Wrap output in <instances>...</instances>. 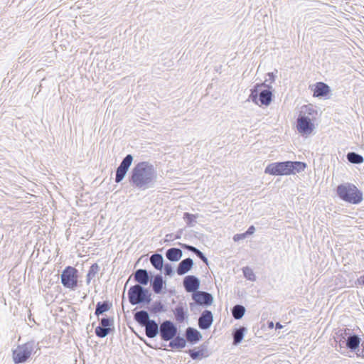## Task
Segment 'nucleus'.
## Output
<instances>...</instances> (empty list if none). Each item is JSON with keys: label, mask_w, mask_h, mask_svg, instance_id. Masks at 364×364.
<instances>
[{"label": "nucleus", "mask_w": 364, "mask_h": 364, "mask_svg": "<svg viewBox=\"0 0 364 364\" xmlns=\"http://www.w3.org/2000/svg\"><path fill=\"white\" fill-rule=\"evenodd\" d=\"M306 164L301 161L275 162L269 164L264 172L273 176L291 175L303 171Z\"/></svg>", "instance_id": "obj_2"}, {"label": "nucleus", "mask_w": 364, "mask_h": 364, "mask_svg": "<svg viewBox=\"0 0 364 364\" xmlns=\"http://www.w3.org/2000/svg\"><path fill=\"white\" fill-rule=\"evenodd\" d=\"M186 248L194 253H196L198 251V249L192 246H186Z\"/></svg>", "instance_id": "obj_42"}, {"label": "nucleus", "mask_w": 364, "mask_h": 364, "mask_svg": "<svg viewBox=\"0 0 364 364\" xmlns=\"http://www.w3.org/2000/svg\"><path fill=\"white\" fill-rule=\"evenodd\" d=\"M134 318L139 323H140L142 326H144L145 324L151 321L149 319V317L148 313L145 311H140L136 312L134 314Z\"/></svg>", "instance_id": "obj_20"}, {"label": "nucleus", "mask_w": 364, "mask_h": 364, "mask_svg": "<svg viewBox=\"0 0 364 364\" xmlns=\"http://www.w3.org/2000/svg\"><path fill=\"white\" fill-rule=\"evenodd\" d=\"M174 315L177 321L182 322L185 318V313L183 307L176 308Z\"/></svg>", "instance_id": "obj_28"}, {"label": "nucleus", "mask_w": 364, "mask_h": 364, "mask_svg": "<svg viewBox=\"0 0 364 364\" xmlns=\"http://www.w3.org/2000/svg\"><path fill=\"white\" fill-rule=\"evenodd\" d=\"M243 272H244L245 277H248L250 279H253V278H252V276L254 277V274L250 268H248V267L245 268L243 270Z\"/></svg>", "instance_id": "obj_35"}, {"label": "nucleus", "mask_w": 364, "mask_h": 364, "mask_svg": "<svg viewBox=\"0 0 364 364\" xmlns=\"http://www.w3.org/2000/svg\"><path fill=\"white\" fill-rule=\"evenodd\" d=\"M255 227L253 225L250 226L248 230L245 232L246 235H252L255 232Z\"/></svg>", "instance_id": "obj_39"}, {"label": "nucleus", "mask_w": 364, "mask_h": 364, "mask_svg": "<svg viewBox=\"0 0 364 364\" xmlns=\"http://www.w3.org/2000/svg\"><path fill=\"white\" fill-rule=\"evenodd\" d=\"M109 308H110V306L107 302H104V303L98 302L97 304L96 310H95V315L99 316V315L103 314L104 312L108 311L109 309Z\"/></svg>", "instance_id": "obj_26"}, {"label": "nucleus", "mask_w": 364, "mask_h": 364, "mask_svg": "<svg viewBox=\"0 0 364 364\" xmlns=\"http://www.w3.org/2000/svg\"><path fill=\"white\" fill-rule=\"evenodd\" d=\"M313 96L315 97H321L327 96L330 92L328 85L322 82H318L311 87Z\"/></svg>", "instance_id": "obj_11"}, {"label": "nucleus", "mask_w": 364, "mask_h": 364, "mask_svg": "<svg viewBox=\"0 0 364 364\" xmlns=\"http://www.w3.org/2000/svg\"><path fill=\"white\" fill-rule=\"evenodd\" d=\"M185 346H186V341L183 338H179V337H177L176 338H175L173 341H172L170 343V346L176 347L178 348H182L185 347Z\"/></svg>", "instance_id": "obj_27"}, {"label": "nucleus", "mask_w": 364, "mask_h": 364, "mask_svg": "<svg viewBox=\"0 0 364 364\" xmlns=\"http://www.w3.org/2000/svg\"><path fill=\"white\" fill-rule=\"evenodd\" d=\"M199 281L194 276H187L183 280V285L188 292L195 291L199 287Z\"/></svg>", "instance_id": "obj_14"}, {"label": "nucleus", "mask_w": 364, "mask_h": 364, "mask_svg": "<svg viewBox=\"0 0 364 364\" xmlns=\"http://www.w3.org/2000/svg\"><path fill=\"white\" fill-rule=\"evenodd\" d=\"M60 278L61 282L65 287L74 289L77 286V269L73 267L68 266L63 271Z\"/></svg>", "instance_id": "obj_4"}, {"label": "nucleus", "mask_w": 364, "mask_h": 364, "mask_svg": "<svg viewBox=\"0 0 364 364\" xmlns=\"http://www.w3.org/2000/svg\"><path fill=\"white\" fill-rule=\"evenodd\" d=\"M264 87V84L257 85L252 90L250 97L256 103H257V100L259 97L260 105L267 106L272 101V94L268 89L262 90Z\"/></svg>", "instance_id": "obj_5"}, {"label": "nucleus", "mask_w": 364, "mask_h": 364, "mask_svg": "<svg viewBox=\"0 0 364 364\" xmlns=\"http://www.w3.org/2000/svg\"><path fill=\"white\" fill-rule=\"evenodd\" d=\"M99 269V267L97 264H93L90 268V270L88 272V274H87V280L89 281L90 279V278L92 277H94L96 274V273L97 272Z\"/></svg>", "instance_id": "obj_32"}, {"label": "nucleus", "mask_w": 364, "mask_h": 364, "mask_svg": "<svg viewBox=\"0 0 364 364\" xmlns=\"http://www.w3.org/2000/svg\"><path fill=\"white\" fill-rule=\"evenodd\" d=\"M347 159L350 163L353 164H360L363 161V156L354 152L348 153L347 155Z\"/></svg>", "instance_id": "obj_23"}, {"label": "nucleus", "mask_w": 364, "mask_h": 364, "mask_svg": "<svg viewBox=\"0 0 364 364\" xmlns=\"http://www.w3.org/2000/svg\"><path fill=\"white\" fill-rule=\"evenodd\" d=\"M357 282L358 283V284L364 286V275L360 276V277L357 279Z\"/></svg>", "instance_id": "obj_41"}, {"label": "nucleus", "mask_w": 364, "mask_h": 364, "mask_svg": "<svg viewBox=\"0 0 364 364\" xmlns=\"http://www.w3.org/2000/svg\"><path fill=\"white\" fill-rule=\"evenodd\" d=\"M150 261L151 264L157 269H161L163 267V257L161 255L155 254L153 255Z\"/></svg>", "instance_id": "obj_21"}, {"label": "nucleus", "mask_w": 364, "mask_h": 364, "mask_svg": "<svg viewBox=\"0 0 364 364\" xmlns=\"http://www.w3.org/2000/svg\"><path fill=\"white\" fill-rule=\"evenodd\" d=\"M276 328H282V325L280 324L279 323H277Z\"/></svg>", "instance_id": "obj_43"}, {"label": "nucleus", "mask_w": 364, "mask_h": 364, "mask_svg": "<svg viewBox=\"0 0 364 364\" xmlns=\"http://www.w3.org/2000/svg\"><path fill=\"white\" fill-rule=\"evenodd\" d=\"M146 293L147 291L144 290L140 285L136 284L132 287L128 291L129 302L135 305L145 301H149V299Z\"/></svg>", "instance_id": "obj_7"}, {"label": "nucleus", "mask_w": 364, "mask_h": 364, "mask_svg": "<svg viewBox=\"0 0 364 364\" xmlns=\"http://www.w3.org/2000/svg\"><path fill=\"white\" fill-rule=\"evenodd\" d=\"M360 340L357 336H351L347 340V346L351 350L356 349L360 345Z\"/></svg>", "instance_id": "obj_22"}, {"label": "nucleus", "mask_w": 364, "mask_h": 364, "mask_svg": "<svg viewBox=\"0 0 364 364\" xmlns=\"http://www.w3.org/2000/svg\"><path fill=\"white\" fill-rule=\"evenodd\" d=\"M303 109H304V112L309 115H314L316 114V111L311 105H305Z\"/></svg>", "instance_id": "obj_33"}, {"label": "nucleus", "mask_w": 364, "mask_h": 364, "mask_svg": "<svg viewBox=\"0 0 364 364\" xmlns=\"http://www.w3.org/2000/svg\"><path fill=\"white\" fill-rule=\"evenodd\" d=\"M163 287V279L161 277L156 276L153 282V289L156 293H160Z\"/></svg>", "instance_id": "obj_25"}, {"label": "nucleus", "mask_w": 364, "mask_h": 364, "mask_svg": "<svg viewBox=\"0 0 364 364\" xmlns=\"http://www.w3.org/2000/svg\"><path fill=\"white\" fill-rule=\"evenodd\" d=\"M133 161V157L131 154H128L122 161L116 171L115 182L119 183L124 178L127 171L129 170L132 163Z\"/></svg>", "instance_id": "obj_10"}, {"label": "nucleus", "mask_w": 364, "mask_h": 364, "mask_svg": "<svg viewBox=\"0 0 364 364\" xmlns=\"http://www.w3.org/2000/svg\"><path fill=\"white\" fill-rule=\"evenodd\" d=\"M186 339L191 343H195L199 341L202 336L198 331L193 328H188L186 331Z\"/></svg>", "instance_id": "obj_15"}, {"label": "nucleus", "mask_w": 364, "mask_h": 364, "mask_svg": "<svg viewBox=\"0 0 364 364\" xmlns=\"http://www.w3.org/2000/svg\"><path fill=\"white\" fill-rule=\"evenodd\" d=\"M246 237H247V235H246L245 233L236 234L235 235H234L233 240H234L235 242H238V241H240L241 240L245 239Z\"/></svg>", "instance_id": "obj_36"}, {"label": "nucleus", "mask_w": 364, "mask_h": 364, "mask_svg": "<svg viewBox=\"0 0 364 364\" xmlns=\"http://www.w3.org/2000/svg\"><path fill=\"white\" fill-rule=\"evenodd\" d=\"M109 332V328L98 326L95 328V333L99 337H105Z\"/></svg>", "instance_id": "obj_29"}, {"label": "nucleus", "mask_w": 364, "mask_h": 364, "mask_svg": "<svg viewBox=\"0 0 364 364\" xmlns=\"http://www.w3.org/2000/svg\"><path fill=\"white\" fill-rule=\"evenodd\" d=\"M189 355L193 359L201 358L204 355V350L203 349H201L200 350H190Z\"/></svg>", "instance_id": "obj_31"}, {"label": "nucleus", "mask_w": 364, "mask_h": 364, "mask_svg": "<svg viewBox=\"0 0 364 364\" xmlns=\"http://www.w3.org/2000/svg\"><path fill=\"white\" fill-rule=\"evenodd\" d=\"M245 308L240 305H236L232 309V316L235 319L241 318L245 314Z\"/></svg>", "instance_id": "obj_24"}, {"label": "nucleus", "mask_w": 364, "mask_h": 364, "mask_svg": "<svg viewBox=\"0 0 364 364\" xmlns=\"http://www.w3.org/2000/svg\"><path fill=\"white\" fill-rule=\"evenodd\" d=\"M177 333V328L169 321L163 322L160 326V334L164 341L172 339Z\"/></svg>", "instance_id": "obj_9"}, {"label": "nucleus", "mask_w": 364, "mask_h": 364, "mask_svg": "<svg viewBox=\"0 0 364 364\" xmlns=\"http://www.w3.org/2000/svg\"><path fill=\"white\" fill-rule=\"evenodd\" d=\"M32 346L28 343L19 345L13 350L12 357L15 363L26 362L32 354Z\"/></svg>", "instance_id": "obj_6"}, {"label": "nucleus", "mask_w": 364, "mask_h": 364, "mask_svg": "<svg viewBox=\"0 0 364 364\" xmlns=\"http://www.w3.org/2000/svg\"><path fill=\"white\" fill-rule=\"evenodd\" d=\"M111 324V321L109 318H102L101 320V327H103V328H109V326Z\"/></svg>", "instance_id": "obj_34"}, {"label": "nucleus", "mask_w": 364, "mask_h": 364, "mask_svg": "<svg viewBox=\"0 0 364 364\" xmlns=\"http://www.w3.org/2000/svg\"><path fill=\"white\" fill-rule=\"evenodd\" d=\"M166 256L170 261H178L182 257V251L178 248H171L167 250Z\"/></svg>", "instance_id": "obj_19"}, {"label": "nucleus", "mask_w": 364, "mask_h": 364, "mask_svg": "<svg viewBox=\"0 0 364 364\" xmlns=\"http://www.w3.org/2000/svg\"><path fill=\"white\" fill-rule=\"evenodd\" d=\"M245 331V328H240L237 330L234 334V343H240L243 338V333Z\"/></svg>", "instance_id": "obj_30"}, {"label": "nucleus", "mask_w": 364, "mask_h": 364, "mask_svg": "<svg viewBox=\"0 0 364 364\" xmlns=\"http://www.w3.org/2000/svg\"><path fill=\"white\" fill-rule=\"evenodd\" d=\"M193 266V260L191 258H187L181 261L177 268V273L179 275H183L188 272Z\"/></svg>", "instance_id": "obj_16"}, {"label": "nucleus", "mask_w": 364, "mask_h": 364, "mask_svg": "<svg viewBox=\"0 0 364 364\" xmlns=\"http://www.w3.org/2000/svg\"><path fill=\"white\" fill-rule=\"evenodd\" d=\"M184 218L185 219H187L189 221H191L193 220L194 218H196V216L194 215H192V214H190V213H186L184 214Z\"/></svg>", "instance_id": "obj_37"}, {"label": "nucleus", "mask_w": 364, "mask_h": 364, "mask_svg": "<svg viewBox=\"0 0 364 364\" xmlns=\"http://www.w3.org/2000/svg\"><path fill=\"white\" fill-rule=\"evenodd\" d=\"M213 321V314L211 311L205 310L198 319V326L201 329L208 328Z\"/></svg>", "instance_id": "obj_13"}, {"label": "nucleus", "mask_w": 364, "mask_h": 364, "mask_svg": "<svg viewBox=\"0 0 364 364\" xmlns=\"http://www.w3.org/2000/svg\"><path fill=\"white\" fill-rule=\"evenodd\" d=\"M146 327V335L149 338H154L156 336L159 330L158 325L155 321H151L144 325Z\"/></svg>", "instance_id": "obj_17"}, {"label": "nucleus", "mask_w": 364, "mask_h": 364, "mask_svg": "<svg viewBox=\"0 0 364 364\" xmlns=\"http://www.w3.org/2000/svg\"><path fill=\"white\" fill-rule=\"evenodd\" d=\"M296 129L301 135L311 134L314 129V124L306 117L300 115L297 119Z\"/></svg>", "instance_id": "obj_8"}, {"label": "nucleus", "mask_w": 364, "mask_h": 364, "mask_svg": "<svg viewBox=\"0 0 364 364\" xmlns=\"http://www.w3.org/2000/svg\"><path fill=\"white\" fill-rule=\"evenodd\" d=\"M203 262H207V258L203 255V254L200 251L198 250L196 253Z\"/></svg>", "instance_id": "obj_38"}, {"label": "nucleus", "mask_w": 364, "mask_h": 364, "mask_svg": "<svg viewBox=\"0 0 364 364\" xmlns=\"http://www.w3.org/2000/svg\"><path fill=\"white\" fill-rule=\"evenodd\" d=\"M155 170L152 164L146 161L139 162L132 170L129 182L138 188L146 189L152 182Z\"/></svg>", "instance_id": "obj_1"}, {"label": "nucleus", "mask_w": 364, "mask_h": 364, "mask_svg": "<svg viewBox=\"0 0 364 364\" xmlns=\"http://www.w3.org/2000/svg\"><path fill=\"white\" fill-rule=\"evenodd\" d=\"M336 192L341 200L351 204H358L363 200L362 191L352 183L338 186Z\"/></svg>", "instance_id": "obj_3"}, {"label": "nucleus", "mask_w": 364, "mask_h": 364, "mask_svg": "<svg viewBox=\"0 0 364 364\" xmlns=\"http://www.w3.org/2000/svg\"><path fill=\"white\" fill-rule=\"evenodd\" d=\"M165 272L167 275H169L172 272V268L170 265L165 266Z\"/></svg>", "instance_id": "obj_40"}, {"label": "nucleus", "mask_w": 364, "mask_h": 364, "mask_svg": "<svg viewBox=\"0 0 364 364\" xmlns=\"http://www.w3.org/2000/svg\"><path fill=\"white\" fill-rule=\"evenodd\" d=\"M134 279L139 284L146 285L149 282L148 273L144 269H138L135 272Z\"/></svg>", "instance_id": "obj_18"}, {"label": "nucleus", "mask_w": 364, "mask_h": 364, "mask_svg": "<svg viewBox=\"0 0 364 364\" xmlns=\"http://www.w3.org/2000/svg\"><path fill=\"white\" fill-rule=\"evenodd\" d=\"M193 300L200 305H210L213 302L212 296L207 292L196 291L193 294Z\"/></svg>", "instance_id": "obj_12"}, {"label": "nucleus", "mask_w": 364, "mask_h": 364, "mask_svg": "<svg viewBox=\"0 0 364 364\" xmlns=\"http://www.w3.org/2000/svg\"><path fill=\"white\" fill-rule=\"evenodd\" d=\"M269 327H271V328H272V327H273V323H272V322H271V323H269Z\"/></svg>", "instance_id": "obj_44"}]
</instances>
